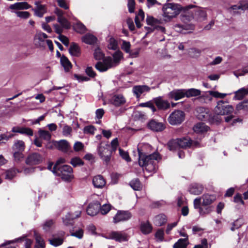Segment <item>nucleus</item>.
<instances>
[{"label": "nucleus", "instance_id": "obj_1", "mask_svg": "<svg viewBox=\"0 0 248 248\" xmlns=\"http://www.w3.org/2000/svg\"><path fill=\"white\" fill-rule=\"evenodd\" d=\"M139 164L140 166L145 167V169L149 172L155 171L156 163L159 158L158 153L145 155L139 150Z\"/></svg>", "mask_w": 248, "mask_h": 248}, {"label": "nucleus", "instance_id": "obj_2", "mask_svg": "<svg viewBox=\"0 0 248 248\" xmlns=\"http://www.w3.org/2000/svg\"><path fill=\"white\" fill-rule=\"evenodd\" d=\"M182 6L174 3H167L163 5L162 10V16L166 22L170 21L181 13Z\"/></svg>", "mask_w": 248, "mask_h": 248}, {"label": "nucleus", "instance_id": "obj_3", "mask_svg": "<svg viewBox=\"0 0 248 248\" xmlns=\"http://www.w3.org/2000/svg\"><path fill=\"white\" fill-rule=\"evenodd\" d=\"M97 152L104 163L108 165L111 157L110 145L106 144L104 145H99L97 147Z\"/></svg>", "mask_w": 248, "mask_h": 248}, {"label": "nucleus", "instance_id": "obj_4", "mask_svg": "<svg viewBox=\"0 0 248 248\" xmlns=\"http://www.w3.org/2000/svg\"><path fill=\"white\" fill-rule=\"evenodd\" d=\"M233 111V107L232 105H229L227 102L222 100L218 101L215 108V113L221 115L229 114L232 112Z\"/></svg>", "mask_w": 248, "mask_h": 248}, {"label": "nucleus", "instance_id": "obj_5", "mask_svg": "<svg viewBox=\"0 0 248 248\" xmlns=\"http://www.w3.org/2000/svg\"><path fill=\"white\" fill-rule=\"evenodd\" d=\"M72 167L69 165H64L57 169V171L53 173L61 176L65 181H69L72 177Z\"/></svg>", "mask_w": 248, "mask_h": 248}, {"label": "nucleus", "instance_id": "obj_6", "mask_svg": "<svg viewBox=\"0 0 248 248\" xmlns=\"http://www.w3.org/2000/svg\"><path fill=\"white\" fill-rule=\"evenodd\" d=\"M195 7H196V5L193 4H190L184 7L182 6V9L181 10V14L180 18L183 22L186 23L194 19L193 11L189 12V10Z\"/></svg>", "mask_w": 248, "mask_h": 248}, {"label": "nucleus", "instance_id": "obj_7", "mask_svg": "<svg viewBox=\"0 0 248 248\" xmlns=\"http://www.w3.org/2000/svg\"><path fill=\"white\" fill-rule=\"evenodd\" d=\"M185 119V112L182 110H176L170 114L168 120L170 124H181Z\"/></svg>", "mask_w": 248, "mask_h": 248}, {"label": "nucleus", "instance_id": "obj_8", "mask_svg": "<svg viewBox=\"0 0 248 248\" xmlns=\"http://www.w3.org/2000/svg\"><path fill=\"white\" fill-rule=\"evenodd\" d=\"M104 58L103 62H99L95 65L96 69L100 72L106 71L109 68L115 66L111 57H107Z\"/></svg>", "mask_w": 248, "mask_h": 248}, {"label": "nucleus", "instance_id": "obj_9", "mask_svg": "<svg viewBox=\"0 0 248 248\" xmlns=\"http://www.w3.org/2000/svg\"><path fill=\"white\" fill-rule=\"evenodd\" d=\"M131 217L132 214L129 211L119 210L113 217V222L116 224L120 222L126 221L130 219Z\"/></svg>", "mask_w": 248, "mask_h": 248}, {"label": "nucleus", "instance_id": "obj_10", "mask_svg": "<svg viewBox=\"0 0 248 248\" xmlns=\"http://www.w3.org/2000/svg\"><path fill=\"white\" fill-rule=\"evenodd\" d=\"M44 158L40 154L37 153H33L29 154L26 159V163L29 165H35L41 163Z\"/></svg>", "mask_w": 248, "mask_h": 248}, {"label": "nucleus", "instance_id": "obj_11", "mask_svg": "<svg viewBox=\"0 0 248 248\" xmlns=\"http://www.w3.org/2000/svg\"><path fill=\"white\" fill-rule=\"evenodd\" d=\"M48 37L45 33L39 32L37 33L34 38L35 46L40 48L45 49L46 45V39Z\"/></svg>", "mask_w": 248, "mask_h": 248}, {"label": "nucleus", "instance_id": "obj_12", "mask_svg": "<svg viewBox=\"0 0 248 248\" xmlns=\"http://www.w3.org/2000/svg\"><path fill=\"white\" fill-rule=\"evenodd\" d=\"M193 10L194 19L198 21H202L206 20L207 14L205 8L198 7L193 8Z\"/></svg>", "mask_w": 248, "mask_h": 248}, {"label": "nucleus", "instance_id": "obj_13", "mask_svg": "<svg viewBox=\"0 0 248 248\" xmlns=\"http://www.w3.org/2000/svg\"><path fill=\"white\" fill-rule=\"evenodd\" d=\"M177 139L180 148H186L191 146L197 147L199 145L198 141L192 140L188 137Z\"/></svg>", "mask_w": 248, "mask_h": 248}, {"label": "nucleus", "instance_id": "obj_14", "mask_svg": "<svg viewBox=\"0 0 248 248\" xmlns=\"http://www.w3.org/2000/svg\"><path fill=\"white\" fill-rule=\"evenodd\" d=\"M35 7L32 9L34 12V16L42 17L47 12V7L46 5L41 4L40 1H35L34 2Z\"/></svg>", "mask_w": 248, "mask_h": 248}, {"label": "nucleus", "instance_id": "obj_15", "mask_svg": "<svg viewBox=\"0 0 248 248\" xmlns=\"http://www.w3.org/2000/svg\"><path fill=\"white\" fill-rule=\"evenodd\" d=\"M81 211H77L75 214L73 213H68L65 216V217L62 218V221L64 225L66 226H71L73 225V221L74 219L79 217Z\"/></svg>", "mask_w": 248, "mask_h": 248}, {"label": "nucleus", "instance_id": "obj_16", "mask_svg": "<svg viewBox=\"0 0 248 248\" xmlns=\"http://www.w3.org/2000/svg\"><path fill=\"white\" fill-rule=\"evenodd\" d=\"M108 238L121 242L127 241L126 234L122 232H111L108 234Z\"/></svg>", "mask_w": 248, "mask_h": 248}, {"label": "nucleus", "instance_id": "obj_17", "mask_svg": "<svg viewBox=\"0 0 248 248\" xmlns=\"http://www.w3.org/2000/svg\"><path fill=\"white\" fill-rule=\"evenodd\" d=\"M65 232L63 231H60L57 234H54L52 238L49 239L50 244L55 247L61 245L63 242V236Z\"/></svg>", "mask_w": 248, "mask_h": 248}, {"label": "nucleus", "instance_id": "obj_18", "mask_svg": "<svg viewBox=\"0 0 248 248\" xmlns=\"http://www.w3.org/2000/svg\"><path fill=\"white\" fill-rule=\"evenodd\" d=\"M196 116L199 120L205 121L209 117V110L204 107H198L196 109Z\"/></svg>", "mask_w": 248, "mask_h": 248}, {"label": "nucleus", "instance_id": "obj_19", "mask_svg": "<svg viewBox=\"0 0 248 248\" xmlns=\"http://www.w3.org/2000/svg\"><path fill=\"white\" fill-rule=\"evenodd\" d=\"M100 207V204L99 202L95 201L89 204L86 212L88 215L93 216L96 215L99 212Z\"/></svg>", "mask_w": 248, "mask_h": 248}, {"label": "nucleus", "instance_id": "obj_20", "mask_svg": "<svg viewBox=\"0 0 248 248\" xmlns=\"http://www.w3.org/2000/svg\"><path fill=\"white\" fill-rule=\"evenodd\" d=\"M169 98L173 99L175 101L186 97L185 89L174 90L168 94Z\"/></svg>", "mask_w": 248, "mask_h": 248}, {"label": "nucleus", "instance_id": "obj_21", "mask_svg": "<svg viewBox=\"0 0 248 248\" xmlns=\"http://www.w3.org/2000/svg\"><path fill=\"white\" fill-rule=\"evenodd\" d=\"M153 100L158 109L166 110L170 107L169 102L163 100L161 96L155 98Z\"/></svg>", "mask_w": 248, "mask_h": 248}, {"label": "nucleus", "instance_id": "obj_22", "mask_svg": "<svg viewBox=\"0 0 248 248\" xmlns=\"http://www.w3.org/2000/svg\"><path fill=\"white\" fill-rule=\"evenodd\" d=\"M150 90V88L146 85L134 86L132 89V92L137 98H140L143 93L148 92Z\"/></svg>", "mask_w": 248, "mask_h": 248}, {"label": "nucleus", "instance_id": "obj_23", "mask_svg": "<svg viewBox=\"0 0 248 248\" xmlns=\"http://www.w3.org/2000/svg\"><path fill=\"white\" fill-rule=\"evenodd\" d=\"M31 7V6L27 2H18L11 4L9 6L10 9L16 10H27Z\"/></svg>", "mask_w": 248, "mask_h": 248}, {"label": "nucleus", "instance_id": "obj_24", "mask_svg": "<svg viewBox=\"0 0 248 248\" xmlns=\"http://www.w3.org/2000/svg\"><path fill=\"white\" fill-rule=\"evenodd\" d=\"M54 145L58 150L64 152H67L70 149L69 143L67 140H64L55 141Z\"/></svg>", "mask_w": 248, "mask_h": 248}, {"label": "nucleus", "instance_id": "obj_25", "mask_svg": "<svg viewBox=\"0 0 248 248\" xmlns=\"http://www.w3.org/2000/svg\"><path fill=\"white\" fill-rule=\"evenodd\" d=\"M93 184L94 187L101 188L105 186L106 181L102 175H98L93 178Z\"/></svg>", "mask_w": 248, "mask_h": 248}, {"label": "nucleus", "instance_id": "obj_26", "mask_svg": "<svg viewBox=\"0 0 248 248\" xmlns=\"http://www.w3.org/2000/svg\"><path fill=\"white\" fill-rule=\"evenodd\" d=\"M111 102L113 105L118 107L124 105L126 100L122 94H116L111 98Z\"/></svg>", "mask_w": 248, "mask_h": 248}, {"label": "nucleus", "instance_id": "obj_27", "mask_svg": "<svg viewBox=\"0 0 248 248\" xmlns=\"http://www.w3.org/2000/svg\"><path fill=\"white\" fill-rule=\"evenodd\" d=\"M13 131L14 132L19 133L29 136L33 135L32 130L31 128L28 127H14L13 128Z\"/></svg>", "mask_w": 248, "mask_h": 248}, {"label": "nucleus", "instance_id": "obj_28", "mask_svg": "<svg viewBox=\"0 0 248 248\" xmlns=\"http://www.w3.org/2000/svg\"><path fill=\"white\" fill-rule=\"evenodd\" d=\"M203 186L198 184H194L190 186L189 191L191 194L194 195H199L203 191Z\"/></svg>", "mask_w": 248, "mask_h": 248}, {"label": "nucleus", "instance_id": "obj_29", "mask_svg": "<svg viewBox=\"0 0 248 248\" xmlns=\"http://www.w3.org/2000/svg\"><path fill=\"white\" fill-rule=\"evenodd\" d=\"M70 54L73 56L78 57L80 55V49L78 46L73 43L70 46L69 48Z\"/></svg>", "mask_w": 248, "mask_h": 248}, {"label": "nucleus", "instance_id": "obj_30", "mask_svg": "<svg viewBox=\"0 0 248 248\" xmlns=\"http://www.w3.org/2000/svg\"><path fill=\"white\" fill-rule=\"evenodd\" d=\"M185 92L186 97L187 98L198 96L201 94V91L200 90L194 88L187 90L185 89Z\"/></svg>", "mask_w": 248, "mask_h": 248}, {"label": "nucleus", "instance_id": "obj_31", "mask_svg": "<svg viewBox=\"0 0 248 248\" xmlns=\"http://www.w3.org/2000/svg\"><path fill=\"white\" fill-rule=\"evenodd\" d=\"M178 142L179 140H178L177 139L170 140L167 143L168 148L171 151H176L180 149V148Z\"/></svg>", "mask_w": 248, "mask_h": 248}, {"label": "nucleus", "instance_id": "obj_32", "mask_svg": "<svg viewBox=\"0 0 248 248\" xmlns=\"http://www.w3.org/2000/svg\"><path fill=\"white\" fill-rule=\"evenodd\" d=\"M248 94V89L242 88L235 92L234 97L237 100H241Z\"/></svg>", "mask_w": 248, "mask_h": 248}, {"label": "nucleus", "instance_id": "obj_33", "mask_svg": "<svg viewBox=\"0 0 248 248\" xmlns=\"http://www.w3.org/2000/svg\"><path fill=\"white\" fill-rule=\"evenodd\" d=\"M188 244V238H181L173 245V248H186Z\"/></svg>", "mask_w": 248, "mask_h": 248}, {"label": "nucleus", "instance_id": "obj_34", "mask_svg": "<svg viewBox=\"0 0 248 248\" xmlns=\"http://www.w3.org/2000/svg\"><path fill=\"white\" fill-rule=\"evenodd\" d=\"M25 147L24 141L20 140H17L15 141L13 146V150L15 151L22 152L24 150Z\"/></svg>", "mask_w": 248, "mask_h": 248}, {"label": "nucleus", "instance_id": "obj_35", "mask_svg": "<svg viewBox=\"0 0 248 248\" xmlns=\"http://www.w3.org/2000/svg\"><path fill=\"white\" fill-rule=\"evenodd\" d=\"M166 216L164 214H160L156 216L155 218V223L156 225L161 226L167 222Z\"/></svg>", "mask_w": 248, "mask_h": 248}, {"label": "nucleus", "instance_id": "obj_36", "mask_svg": "<svg viewBox=\"0 0 248 248\" xmlns=\"http://www.w3.org/2000/svg\"><path fill=\"white\" fill-rule=\"evenodd\" d=\"M61 63L66 72H68L72 68L71 62L65 56L63 55L61 58Z\"/></svg>", "mask_w": 248, "mask_h": 248}, {"label": "nucleus", "instance_id": "obj_37", "mask_svg": "<svg viewBox=\"0 0 248 248\" xmlns=\"http://www.w3.org/2000/svg\"><path fill=\"white\" fill-rule=\"evenodd\" d=\"M152 230V227L149 222H142L140 225V230L144 234L150 233Z\"/></svg>", "mask_w": 248, "mask_h": 248}, {"label": "nucleus", "instance_id": "obj_38", "mask_svg": "<svg viewBox=\"0 0 248 248\" xmlns=\"http://www.w3.org/2000/svg\"><path fill=\"white\" fill-rule=\"evenodd\" d=\"M82 40L86 44L92 45L95 43L96 38L92 34H88L83 36Z\"/></svg>", "mask_w": 248, "mask_h": 248}, {"label": "nucleus", "instance_id": "obj_39", "mask_svg": "<svg viewBox=\"0 0 248 248\" xmlns=\"http://www.w3.org/2000/svg\"><path fill=\"white\" fill-rule=\"evenodd\" d=\"M209 127L205 125H194L193 129L195 132L199 134H202L207 132Z\"/></svg>", "mask_w": 248, "mask_h": 248}, {"label": "nucleus", "instance_id": "obj_40", "mask_svg": "<svg viewBox=\"0 0 248 248\" xmlns=\"http://www.w3.org/2000/svg\"><path fill=\"white\" fill-rule=\"evenodd\" d=\"M202 199H203L202 204L205 206L211 204L215 200L214 196L208 194L203 195Z\"/></svg>", "mask_w": 248, "mask_h": 248}, {"label": "nucleus", "instance_id": "obj_41", "mask_svg": "<svg viewBox=\"0 0 248 248\" xmlns=\"http://www.w3.org/2000/svg\"><path fill=\"white\" fill-rule=\"evenodd\" d=\"M34 236L36 240L35 248H44L45 243L42 237L35 232H34Z\"/></svg>", "mask_w": 248, "mask_h": 248}, {"label": "nucleus", "instance_id": "obj_42", "mask_svg": "<svg viewBox=\"0 0 248 248\" xmlns=\"http://www.w3.org/2000/svg\"><path fill=\"white\" fill-rule=\"evenodd\" d=\"M194 28V26L192 24H187V25H181V24H176L174 25V28L176 31L178 32H182L183 30H192Z\"/></svg>", "mask_w": 248, "mask_h": 248}, {"label": "nucleus", "instance_id": "obj_43", "mask_svg": "<svg viewBox=\"0 0 248 248\" xmlns=\"http://www.w3.org/2000/svg\"><path fill=\"white\" fill-rule=\"evenodd\" d=\"M57 21L63 28L68 29L71 27L70 22L64 17H58Z\"/></svg>", "mask_w": 248, "mask_h": 248}, {"label": "nucleus", "instance_id": "obj_44", "mask_svg": "<svg viewBox=\"0 0 248 248\" xmlns=\"http://www.w3.org/2000/svg\"><path fill=\"white\" fill-rule=\"evenodd\" d=\"M130 186L135 190H140L141 189V185L138 179L132 180L129 184Z\"/></svg>", "mask_w": 248, "mask_h": 248}, {"label": "nucleus", "instance_id": "obj_45", "mask_svg": "<svg viewBox=\"0 0 248 248\" xmlns=\"http://www.w3.org/2000/svg\"><path fill=\"white\" fill-rule=\"evenodd\" d=\"M123 58V53L120 51H116L113 55V62L116 66Z\"/></svg>", "mask_w": 248, "mask_h": 248}, {"label": "nucleus", "instance_id": "obj_46", "mask_svg": "<svg viewBox=\"0 0 248 248\" xmlns=\"http://www.w3.org/2000/svg\"><path fill=\"white\" fill-rule=\"evenodd\" d=\"M148 128L154 132H161L166 128L165 125H147Z\"/></svg>", "mask_w": 248, "mask_h": 248}, {"label": "nucleus", "instance_id": "obj_47", "mask_svg": "<svg viewBox=\"0 0 248 248\" xmlns=\"http://www.w3.org/2000/svg\"><path fill=\"white\" fill-rule=\"evenodd\" d=\"M236 108L238 110H242L245 111H248V100H244L236 106Z\"/></svg>", "mask_w": 248, "mask_h": 248}, {"label": "nucleus", "instance_id": "obj_48", "mask_svg": "<svg viewBox=\"0 0 248 248\" xmlns=\"http://www.w3.org/2000/svg\"><path fill=\"white\" fill-rule=\"evenodd\" d=\"M224 119L226 123L232 122V123L235 124L236 123H240L242 122V119L241 118H235V117L232 115L225 117H224Z\"/></svg>", "mask_w": 248, "mask_h": 248}, {"label": "nucleus", "instance_id": "obj_49", "mask_svg": "<svg viewBox=\"0 0 248 248\" xmlns=\"http://www.w3.org/2000/svg\"><path fill=\"white\" fill-rule=\"evenodd\" d=\"M209 122L211 123H220L222 122V119L221 115L216 114L214 115L212 117H210L208 118Z\"/></svg>", "mask_w": 248, "mask_h": 248}, {"label": "nucleus", "instance_id": "obj_50", "mask_svg": "<svg viewBox=\"0 0 248 248\" xmlns=\"http://www.w3.org/2000/svg\"><path fill=\"white\" fill-rule=\"evenodd\" d=\"M70 164L74 167L83 165V161L78 157H75L71 159Z\"/></svg>", "mask_w": 248, "mask_h": 248}, {"label": "nucleus", "instance_id": "obj_51", "mask_svg": "<svg viewBox=\"0 0 248 248\" xmlns=\"http://www.w3.org/2000/svg\"><path fill=\"white\" fill-rule=\"evenodd\" d=\"M74 28L75 30L79 33H83L86 30L85 26L80 22L77 23Z\"/></svg>", "mask_w": 248, "mask_h": 248}, {"label": "nucleus", "instance_id": "obj_52", "mask_svg": "<svg viewBox=\"0 0 248 248\" xmlns=\"http://www.w3.org/2000/svg\"><path fill=\"white\" fill-rule=\"evenodd\" d=\"M16 16L23 19H27L31 16V14L28 11H16Z\"/></svg>", "mask_w": 248, "mask_h": 248}, {"label": "nucleus", "instance_id": "obj_53", "mask_svg": "<svg viewBox=\"0 0 248 248\" xmlns=\"http://www.w3.org/2000/svg\"><path fill=\"white\" fill-rule=\"evenodd\" d=\"M93 56L96 60H101L104 58V54L101 49L97 47L94 50Z\"/></svg>", "mask_w": 248, "mask_h": 248}, {"label": "nucleus", "instance_id": "obj_54", "mask_svg": "<svg viewBox=\"0 0 248 248\" xmlns=\"http://www.w3.org/2000/svg\"><path fill=\"white\" fill-rule=\"evenodd\" d=\"M38 132L40 138L44 140H48L50 139L51 135L48 131L40 129Z\"/></svg>", "mask_w": 248, "mask_h": 248}, {"label": "nucleus", "instance_id": "obj_55", "mask_svg": "<svg viewBox=\"0 0 248 248\" xmlns=\"http://www.w3.org/2000/svg\"><path fill=\"white\" fill-rule=\"evenodd\" d=\"M119 145L118 140L117 138H115L113 139L110 143V151L111 155L113 154V153L115 152L116 150L117 149V147Z\"/></svg>", "mask_w": 248, "mask_h": 248}, {"label": "nucleus", "instance_id": "obj_56", "mask_svg": "<svg viewBox=\"0 0 248 248\" xmlns=\"http://www.w3.org/2000/svg\"><path fill=\"white\" fill-rule=\"evenodd\" d=\"M139 106L141 107H148L150 108L153 112L156 111V109L153 104V103L150 101L145 103H142L139 104Z\"/></svg>", "mask_w": 248, "mask_h": 248}, {"label": "nucleus", "instance_id": "obj_57", "mask_svg": "<svg viewBox=\"0 0 248 248\" xmlns=\"http://www.w3.org/2000/svg\"><path fill=\"white\" fill-rule=\"evenodd\" d=\"M16 171L15 169H12L7 170L5 172V178L7 179L11 180L15 177Z\"/></svg>", "mask_w": 248, "mask_h": 248}, {"label": "nucleus", "instance_id": "obj_58", "mask_svg": "<svg viewBox=\"0 0 248 248\" xmlns=\"http://www.w3.org/2000/svg\"><path fill=\"white\" fill-rule=\"evenodd\" d=\"M120 155L127 162L130 161L131 159L127 152L124 151L121 148L119 149Z\"/></svg>", "mask_w": 248, "mask_h": 248}, {"label": "nucleus", "instance_id": "obj_59", "mask_svg": "<svg viewBox=\"0 0 248 248\" xmlns=\"http://www.w3.org/2000/svg\"><path fill=\"white\" fill-rule=\"evenodd\" d=\"M111 205L109 204H104L102 206H100L99 210L102 215L107 214L110 210Z\"/></svg>", "mask_w": 248, "mask_h": 248}, {"label": "nucleus", "instance_id": "obj_60", "mask_svg": "<svg viewBox=\"0 0 248 248\" xmlns=\"http://www.w3.org/2000/svg\"><path fill=\"white\" fill-rule=\"evenodd\" d=\"M96 128L93 125H88L84 128V133L87 134H93Z\"/></svg>", "mask_w": 248, "mask_h": 248}, {"label": "nucleus", "instance_id": "obj_61", "mask_svg": "<svg viewBox=\"0 0 248 248\" xmlns=\"http://www.w3.org/2000/svg\"><path fill=\"white\" fill-rule=\"evenodd\" d=\"M13 156L14 160L16 162H20L24 158V155L22 152L15 151Z\"/></svg>", "mask_w": 248, "mask_h": 248}, {"label": "nucleus", "instance_id": "obj_62", "mask_svg": "<svg viewBox=\"0 0 248 248\" xmlns=\"http://www.w3.org/2000/svg\"><path fill=\"white\" fill-rule=\"evenodd\" d=\"M65 162V159L63 158H59L57 162H56L55 164L53 167V173H55L57 171V169L59 168V167H61L60 165L61 164Z\"/></svg>", "mask_w": 248, "mask_h": 248}, {"label": "nucleus", "instance_id": "obj_63", "mask_svg": "<svg viewBox=\"0 0 248 248\" xmlns=\"http://www.w3.org/2000/svg\"><path fill=\"white\" fill-rule=\"evenodd\" d=\"M108 47L109 49L116 50L118 47L117 41L114 39H110Z\"/></svg>", "mask_w": 248, "mask_h": 248}, {"label": "nucleus", "instance_id": "obj_64", "mask_svg": "<svg viewBox=\"0 0 248 248\" xmlns=\"http://www.w3.org/2000/svg\"><path fill=\"white\" fill-rule=\"evenodd\" d=\"M130 46L131 45L129 42L124 41L122 44V49L126 53H129L130 52Z\"/></svg>", "mask_w": 248, "mask_h": 248}]
</instances>
